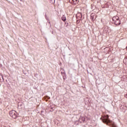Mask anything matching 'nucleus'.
<instances>
[{
  "label": "nucleus",
  "instance_id": "obj_1",
  "mask_svg": "<svg viewBox=\"0 0 127 127\" xmlns=\"http://www.w3.org/2000/svg\"><path fill=\"white\" fill-rule=\"evenodd\" d=\"M9 116L13 119H16V117H17V113L14 110H12L9 112Z\"/></svg>",
  "mask_w": 127,
  "mask_h": 127
},
{
  "label": "nucleus",
  "instance_id": "obj_2",
  "mask_svg": "<svg viewBox=\"0 0 127 127\" xmlns=\"http://www.w3.org/2000/svg\"><path fill=\"white\" fill-rule=\"evenodd\" d=\"M102 121L104 124H111V121L109 120V116L108 115L106 116V118L103 119Z\"/></svg>",
  "mask_w": 127,
  "mask_h": 127
},
{
  "label": "nucleus",
  "instance_id": "obj_3",
  "mask_svg": "<svg viewBox=\"0 0 127 127\" xmlns=\"http://www.w3.org/2000/svg\"><path fill=\"white\" fill-rule=\"evenodd\" d=\"M76 17L77 19H82V14L81 13H77L76 15Z\"/></svg>",
  "mask_w": 127,
  "mask_h": 127
},
{
  "label": "nucleus",
  "instance_id": "obj_4",
  "mask_svg": "<svg viewBox=\"0 0 127 127\" xmlns=\"http://www.w3.org/2000/svg\"><path fill=\"white\" fill-rule=\"evenodd\" d=\"M114 24H116V25H120L121 23H122V22L121 20H120V19L117 20V21H115V22H113Z\"/></svg>",
  "mask_w": 127,
  "mask_h": 127
},
{
  "label": "nucleus",
  "instance_id": "obj_5",
  "mask_svg": "<svg viewBox=\"0 0 127 127\" xmlns=\"http://www.w3.org/2000/svg\"><path fill=\"white\" fill-rule=\"evenodd\" d=\"M113 22H115V21H117L118 20V19H120V18H119V16H115L113 17L112 18Z\"/></svg>",
  "mask_w": 127,
  "mask_h": 127
},
{
  "label": "nucleus",
  "instance_id": "obj_6",
  "mask_svg": "<svg viewBox=\"0 0 127 127\" xmlns=\"http://www.w3.org/2000/svg\"><path fill=\"white\" fill-rule=\"evenodd\" d=\"M62 19L63 21H66V16L63 15L62 17Z\"/></svg>",
  "mask_w": 127,
  "mask_h": 127
},
{
  "label": "nucleus",
  "instance_id": "obj_7",
  "mask_svg": "<svg viewBox=\"0 0 127 127\" xmlns=\"http://www.w3.org/2000/svg\"><path fill=\"white\" fill-rule=\"evenodd\" d=\"M1 79L3 81V76L0 73V81H1Z\"/></svg>",
  "mask_w": 127,
  "mask_h": 127
},
{
  "label": "nucleus",
  "instance_id": "obj_8",
  "mask_svg": "<svg viewBox=\"0 0 127 127\" xmlns=\"http://www.w3.org/2000/svg\"><path fill=\"white\" fill-rule=\"evenodd\" d=\"M72 1H73V3L74 4H76V3H78V0H72Z\"/></svg>",
  "mask_w": 127,
  "mask_h": 127
},
{
  "label": "nucleus",
  "instance_id": "obj_9",
  "mask_svg": "<svg viewBox=\"0 0 127 127\" xmlns=\"http://www.w3.org/2000/svg\"><path fill=\"white\" fill-rule=\"evenodd\" d=\"M124 63H125L126 64H127V58H125V59L124 60Z\"/></svg>",
  "mask_w": 127,
  "mask_h": 127
},
{
  "label": "nucleus",
  "instance_id": "obj_10",
  "mask_svg": "<svg viewBox=\"0 0 127 127\" xmlns=\"http://www.w3.org/2000/svg\"><path fill=\"white\" fill-rule=\"evenodd\" d=\"M112 127H117V126L114 124H112Z\"/></svg>",
  "mask_w": 127,
  "mask_h": 127
},
{
  "label": "nucleus",
  "instance_id": "obj_11",
  "mask_svg": "<svg viewBox=\"0 0 127 127\" xmlns=\"http://www.w3.org/2000/svg\"><path fill=\"white\" fill-rule=\"evenodd\" d=\"M126 98L127 99V94L125 95Z\"/></svg>",
  "mask_w": 127,
  "mask_h": 127
},
{
  "label": "nucleus",
  "instance_id": "obj_12",
  "mask_svg": "<svg viewBox=\"0 0 127 127\" xmlns=\"http://www.w3.org/2000/svg\"><path fill=\"white\" fill-rule=\"evenodd\" d=\"M1 103L0 102V105Z\"/></svg>",
  "mask_w": 127,
  "mask_h": 127
}]
</instances>
